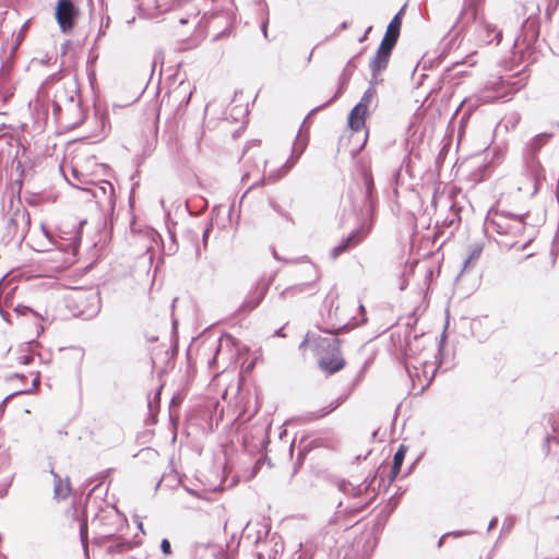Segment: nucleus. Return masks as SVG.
I'll return each mask as SVG.
<instances>
[{
    "label": "nucleus",
    "instance_id": "nucleus-18",
    "mask_svg": "<svg viewBox=\"0 0 559 559\" xmlns=\"http://www.w3.org/2000/svg\"><path fill=\"white\" fill-rule=\"evenodd\" d=\"M160 549L162 551L168 556L171 554V546L168 539L164 538L160 543Z\"/></svg>",
    "mask_w": 559,
    "mask_h": 559
},
{
    "label": "nucleus",
    "instance_id": "nucleus-1",
    "mask_svg": "<svg viewBox=\"0 0 559 559\" xmlns=\"http://www.w3.org/2000/svg\"><path fill=\"white\" fill-rule=\"evenodd\" d=\"M316 347L320 352L319 367L328 374L342 370L346 361L342 356V341L337 337H318Z\"/></svg>",
    "mask_w": 559,
    "mask_h": 559
},
{
    "label": "nucleus",
    "instance_id": "nucleus-10",
    "mask_svg": "<svg viewBox=\"0 0 559 559\" xmlns=\"http://www.w3.org/2000/svg\"><path fill=\"white\" fill-rule=\"evenodd\" d=\"M79 246L76 242H71L69 245V249L67 252H57L52 261L56 263H59L60 267H68L72 265L76 261V253H78Z\"/></svg>",
    "mask_w": 559,
    "mask_h": 559
},
{
    "label": "nucleus",
    "instance_id": "nucleus-17",
    "mask_svg": "<svg viewBox=\"0 0 559 559\" xmlns=\"http://www.w3.org/2000/svg\"><path fill=\"white\" fill-rule=\"evenodd\" d=\"M551 426H552V430L557 435L556 437H552V438H547V441H550V439H554L556 440L557 442H559V413L554 415L552 417V423H551Z\"/></svg>",
    "mask_w": 559,
    "mask_h": 559
},
{
    "label": "nucleus",
    "instance_id": "nucleus-4",
    "mask_svg": "<svg viewBox=\"0 0 559 559\" xmlns=\"http://www.w3.org/2000/svg\"><path fill=\"white\" fill-rule=\"evenodd\" d=\"M490 225L500 235L516 236L523 233L525 224L520 216H508L501 213H493L490 217Z\"/></svg>",
    "mask_w": 559,
    "mask_h": 559
},
{
    "label": "nucleus",
    "instance_id": "nucleus-7",
    "mask_svg": "<svg viewBox=\"0 0 559 559\" xmlns=\"http://www.w3.org/2000/svg\"><path fill=\"white\" fill-rule=\"evenodd\" d=\"M282 162L283 158L280 160H275V158L265 160L262 178L263 183H274L288 173L292 165H288L287 162L285 165H281L280 168H275L276 164H282Z\"/></svg>",
    "mask_w": 559,
    "mask_h": 559
},
{
    "label": "nucleus",
    "instance_id": "nucleus-13",
    "mask_svg": "<svg viewBox=\"0 0 559 559\" xmlns=\"http://www.w3.org/2000/svg\"><path fill=\"white\" fill-rule=\"evenodd\" d=\"M264 296H265V287L264 286L257 287L252 292L250 297L243 302L242 309L246 311L253 310L254 308H257L260 305V302L262 301Z\"/></svg>",
    "mask_w": 559,
    "mask_h": 559
},
{
    "label": "nucleus",
    "instance_id": "nucleus-3",
    "mask_svg": "<svg viewBox=\"0 0 559 559\" xmlns=\"http://www.w3.org/2000/svg\"><path fill=\"white\" fill-rule=\"evenodd\" d=\"M69 307L74 316L90 319L98 311V298L94 293L75 292L69 301Z\"/></svg>",
    "mask_w": 559,
    "mask_h": 559
},
{
    "label": "nucleus",
    "instance_id": "nucleus-12",
    "mask_svg": "<svg viewBox=\"0 0 559 559\" xmlns=\"http://www.w3.org/2000/svg\"><path fill=\"white\" fill-rule=\"evenodd\" d=\"M362 237L358 231L349 235L341 245L335 247L332 251L333 258L338 257L345 252L348 248L357 246L361 241Z\"/></svg>",
    "mask_w": 559,
    "mask_h": 559
},
{
    "label": "nucleus",
    "instance_id": "nucleus-11",
    "mask_svg": "<svg viewBox=\"0 0 559 559\" xmlns=\"http://www.w3.org/2000/svg\"><path fill=\"white\" fill-rule=\"evenodd\" d=\"M406 452H407V447L404 444H401L393 457V463H392V466L390 469V474L388 476L389 483H393L395 480V478L399 476V474L401 472V467H402L404 459H405V455H406Z\"/></svg>",
    "mask_w": 559,
    "mask_h": 559
},
{
    "label": "nucleus",
    "instance_id": "nucleus-16",
    "mask_svg": "<svg viewBox=\"0 0 559 559\" xmlns=\"http://www.w3.org/2000/svg\"><path fill=\"white\" fill-rule=\"evenodd\" d=\"M71 492V489L68 485L63 486L61 484L56 485L55 493L58 498H67Z\"/></svg>",
    "mask_w": 559,
    "mask_h": 559
},
{
    "label": "nucleus",
    "instance_id": "nucleus-22",
    "mask_svg": "<svg viewBox=\"0 0 559 559\" xmlns=\"http://www.w3.org/2000/svg\"><path fill=\"white\" fill-rule=\"evenodd\" d=\"M538 180H539V179H538V177H537V176H535L534 191H536V190H537V183H538Z\"/></svg>",
    "mask_w": 559,
    "mask_h": 559
},
{
    "label": "nucleus",
    "instance_id": "nucleus-14",
    "mask_svg": "<svg viewBox=\"0 0 559 559\" xmlns=\"http://www.w3.org/2000/svg\"><path fill=\"white\" fill-rule=\"evenodd\" d=\"M481 252H483L481 246L474 247L466 260V263L472 264V263L476 262L479 259V257L481 255Z\"/></svg>",
    "mask_w": 559,
    "mask_h": 559
},
{
    "label": "nucleus",
    "instance_id": "nucleus-23",
    "mask_svg": "<svg viewBox=\"0 0 559 559\" xmlns=\"http://www.w3.org/2000/svg\"><path fill=\"white\" fill-rule=\"evenodd\" d=\"M177 92V90L173 91L171 93L167 94V98L170 99V97Z\"/></svg>",
    "mask_w": 559,
    "mask_h": 559
},
{
    "label": "nucleus",
    "instance_id": "nucleus-2",
    "mask_svg": "<svg viewBox=\"0 0 559 559\" xmlns=\"http://www.w3.org/2000/svg\"><path fill=\"white\" fill-rule=\"evenodd\" d=\"M377 102V90L369 86L362 94L360 100L349 111L347 126L353 132H359L366 129V120L369 116V108Z\"/></svg>",
    "mask_w": 559,
    "mask_h": 559
},
{
    "label": "nucleus",
    "instance_id": "nucleus-19",
    "mask_svg": "<svg viewBox=\"0 0 559 559\" xmlns=\"http://www.w3.org/2000/svg\"><path fill=\"white\" fill-rule=\"evenodd\" d=\"M365 183H366V187H367V193L368 194H371V191L373 189V180H372V177L370 174H365Z\"/></svg>",
    "mask_w": 559,
    "mask_h": 559
},
{
    "label": "nucleus",
    "instance_id": "nucleus-8",
    "mask_svg": "<svg viewBox=\"0 0 559 559\" xmlns=\"http://www.w3.org/2000/svg\"><path fill=\"white\" fill-rule=\"evenodd\" d=\"M402 14L403 9L389 23L385 34L380 44L381 46H384V48H394L400 36V31L402 26Z\"/></svg>",
    "mask_w": 559,
    "mask_h": 559
},
{
    "label": "nucleus",
    "instance_id": "nucleus-5",
    "mask_svg": "<svg viewBox=\"0 0 559 559\" xmlns=\"http://www.w3.org/2000/svg\"><path fill=\"white\" fill-rule=\"evenodd\" d=\"M79 16V9L74 5L73 0H58L56 4L55 17L63 33H70Z\"/></svg>",
    "mask_w": 559,
    "mask_h": 559
},
{
    "label": "nucleus",
    "instance_id": "nucleus-15",
    "mask_svg": "<svg viewBox=\"0 0 559 559\" xmlns=\"http://www.w3.org/2000/svg\"><path fill=\"white\" fill-rule=\"evenodd\" d=\"M338 406H340L338 402H332L328 406L323 407L319 414L314 415L313 418H316V419L322 418L325 415L333 412L334 409H336Z\"/></svg>",
    "mask_w": 559,
    "mask_h": 559
},
{
    "label": "nucleus",
    "instance_id": "nucleus-6",
    "mask_svg": "<svg viewBox=\"0 0 559 559\" xmlns=\"http://www.w3.org/2000/svg\"><path fill=\"white\" fill-rule=\"evenodd\" d=\"M237 406L239 412L233 423L236 430H240L241 426L250 420L258 412V405L255 399L247 393L237 395Z\"/></svg>",
    "mask_w": 559,
    "mask_h": 559
},
{
    "label": "nucleus",
    "instance_id": "nucleus-20",
    "mask_svg": "<svg viewBox=\"0 0 559 559\" xmlns=\"http://www.w3.org/2000/svg\"><path fill=\"white\" fill-rule=\"evenodd\" d=\"M124 549V545H117V546H110L108 548V552L112 554V552H120V551H123Z\"/></svg>",
    "mask_w": 559,
    "mask_h": 559
},
{
    "label": "nucleus",
    "instance_id": "nucleus-21",
    "mask_svg": "<svg viewBox=\"0 0 559 559\" xmlns=\"http://www.w3.org/2000/svg\"><path fill=\"white\" fill-rule=\"evenodd\" d=\"M81 535H82V538L86 537V535H87V527L85 524L82 526Z\"/></svg>",
    "mask_w": 559,
    "mask_h": 559
},
{
    "label": "nucleus",
    "instance_id": "nucleus-9",
    "mask_svg": "<svg viewBox=\"0 0 559 559\" xmlns=\"http://www.w3.org/2000/svg\"><path fill=\"white\" fill-rule=\"evenodd\" d=\"M393 49L384 48V46H379L374 58L370 62V69L372 72V76L377 78L379 73L388 67L389 59Z\"/></svg>",
    "mask_w": 559,
    "mask_h": 559
}]
</instances>
